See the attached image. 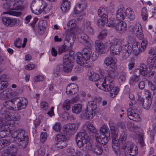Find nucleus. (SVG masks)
<instances>
[{"instance_id": "nucleus-30", "label": "nucleus", "mask_w": 156, "mask_h": 156, "mask_svg": "<svg viewBox=\"0 0 156 156\" xmlns=\"http://www.w3.org/2000/svg\"><path fill=\"white\" fill-rule=\"evenodd\" d=\"M117 137H115L114 138L112 137V147L113 150L116 151L119 148L120 144L119 140H116Z\"/></svg>"}, {"instance_id": "nucleus-50", "label": "nucleus", "mask_w": 156, "mask_h": 156, "mask_svg": "<svg viewBox=\"0 0 156 156\" xmlns=\"http://www.w3.org/2000/svg\"><path fill=\"white\" fill-rule=\"evenodd\" d=\"M67 46L64 44L62 45L59 47L58 48V54L59 55H61L62 53H63L66 51V48Z\"/></svg>"}, {"instance_id": "nucleus-33", "label": "nucleus", "mask_w": 156, "mask_h": 156, "mask_svg": "<svg viewBox=\"0 0 156 156\" xmlns=\"http://www.w3.org/2000/svg\"><path fill=\"white\" fill-rule=\"evenodd\" d=\"M70 101L69 99H66L64 101L62 105V109L65 112L70 109Z\"/></svg>"}, {"instance_id": "nucleus-18", "label": "nucleus", "mask_w": 156, "mask_h": 156, "mask_svg": "<svg viewBox=\"0 0 156 156\" xmlns=\"http://www.w3.org/2000/svg\"><path fill=\"white\" fill-rule=\"evenodd\" d=\"M104 137L101 139L99 136V134H96L95 135V139L98 144H100V145H105L108 141V136L107 135L104 136Z\"/></svg>"}, {"instance_id": "nucleus-56", "label": "nucleus", "mask_w": 156, "mask_h": 156, "mask_svg": "<svg viewBox=\"0 0 156 156\" xmlns=\"http://www.w3.org/2000/svg\"><path fill=\"white\" fill-rule=\"evenodd\" d=\"M154 58L153 57H149L147 59V62L148 65H149L150 66H153L154 64Z\"/></svg>"}, {"instance_id": "nucleus-59", "label": "nucleus", "mask_w": 156, "mask_h": 156, "mask_svg": "<svg viewBox=\"0 0 156 156\" xmlns=\"http://www.w3.org/2000/svg\"><path fill=\"white\" fill-rule=\"evenodd\" d=\"M123 46L124 47V49L123 50V51H124L126 52L131 53L132 51V48L131 46L127 44L125 45H123Z\"/></svg>"}, {"instance_id": "nucleus-20", "label": "nucleus", "mask_w": 156, "mask_h": 156, "mask_svg": "<svg viewBox=\"0 0 156 156\" xmlns=\"http://www.w3.org/2000/svg\"><path fill=\"white\" fill-rule=\"evenodd\" d=\"M103 148L101 145L98 143L93 146V151L96 155H100L103 153Z\"/></svg>"}, {"instance_id": "nucleus-40", "label": "nucleus", "mask_w": 156, "mask_h": 156, "mask_svg": "<svg viewBox=\"0 0 156 156\" xmlns=\"http://www.w3.org/2000/svg\"><path fill=\"white\" fill-rule=\"evenodd\" d=\"M115 58L112 57H107L104 60V63L107 66L112 64L115 61Z\"/></svg>"}, {"instance_id": "nucleus-2", "label": "nucleus", "mask_w": 156, "mask_h": 156, "mask_svg": "<svg viewBox=\"0 0 156 156\" xmlns=\"http://www.w3.org/2000/svg\"><path fill=\"white\" fill-rule=\"evenodd\" d=\"M92 48L88 46H86L82 51V54L78 52L76 54V62L80 66L85 67H90L92 66L89 65L87 61L90 58V56L92 54Z\"/></svg>"}, {"instance_id": "nucleus-14", "label": "nucleus", "mask_w": 156, "mask_h": 156, "mask_svg": "<svg viewBox=\"0 0 156 156\" xmlns=\"http://www.w3.org/2000/svg\"><path fill=\"white\" fill-rule=\"evenodd\" d=\"M79 90L77 84L74 83L69 84L66 88V93L67 94L73 95L77 93Z\"/></svg>"}, {"instance_id": "nucleus-63", "label": "nucleus", "mask_w": 156, "mask_h": 156, "mask_svg": "<svg viewBox=\"0 0 156 156\" xmlns=\"http://www.w3.org/2000/svg\"><path fill=\"white\" fill-rule=\"evenodd\" d=\"M148 85L152 91H154L156 90V86L151 81H148Z\"/></svg>"}, {"instance_id": "nucleus-22", "label": "nucleus", "mask_w": 156, "mask_h": 156, "mask_svg": "<svg viewBox=\"0 0 156 156\" xmlns=\"http://www.w3.org/2000/svg\"><path fill=\"white\" fill-rule=\"evenodd\" d=\"M95 47L97 50L101 54L105 53V46L102 42L99 40L96 41L95 42Z\"/></svg>"}, {"instance_id": "nucleus-21", "label": "nucleus", "mask_w": 156, "mask_h": 156, "mask_svg": "<svg viewBox=\"0 0 156 156\" xmlns=\"http://www.w3.org/2000/svg\"><path fill=\"white\" fill-rule=\"evenodd\" d=\"M80 125L79 123L70 124L64 127V128L66 132H69V130H77Z\"/></svg>"}, {"instance_id": "nucleus-23", "label": "nucleus", "mask_w": 156, "mask_h": 156, "mask_svg": "<svg viewBox=\"0 0 156 156\" xmlns=\"http://www.w3.org/2000/svg\"><path fill=\"white\" fill-rule=\"evenodd\" d=\"M125 13V10L123 7L119 8L116 14V17L117 19L119 20H123L125 17V15H124Z\"/></svg>"}, {"instance_id": "nucleus-27", "label": "nucleus", "mask_w": 156, "mask_h": 156, "mask_svg": "<svg viewBox=\"0 0 156 156\" xmlns=\"http://www.w3.org/2000/svg\"><path fill=\"white\" fill-rule=\"evenodd\" d=\"M110 129L112 135V137L114 138L118 136V127L116 125H112L110 126Z\"/></svg>"}, {"instance_id": "nucleus-7", "label": "nucleus", "mask_w": 156, "mask_h": 156, "mask_svg": "<svg viewBox=\"0 0 156 156\" xmlns=\"http://www.w3.org/2000/svg\"><path fill=\"white\" fill-rule=\"evenodd\" d=\"M75 55L74 51H69V54L64 56L63 60L64 72H69L71 70L73 66V60Z\"/></svg>"}, {"instance_id": "nucleus-35", "label": "nucleus", "mask_w": 156, "mask_h": 156, "mask_svg": "<svg viewBox=\"0 0 156 156\" xmlns=\"http://www.w3.org/2000/svg\"><path fill=\"white\" fill-rule=\"evenodd\" d=\"M89 37L86 34L82 33L80 34V41L83 44H87L89 41Z\"/></svg>"}, {"instance_id": "nucleus-54", "label": "nucleus", "mask_w": 156, "mask_h": 156, "mask_svg": "<svg viewBox=\"0 0 156 156\" xmlns=\"http://www.w3.org/2000/svg\"><path fill=\"white\" fill-rule=\"evenodd\" d=\"M38 18L37 17L34 18L33 20L30 24L31 27L34 29V30L36 29L37 26H36V24L38 21Z\"/></svg>"}, {"instance_id": "nucleus-19", "label": "nucleus", "mask_w": 156, "mask_h": 156, "mask_svg": "<svg viewBox=\"0 0 156 156\" xmlns=\"http://www.w3.org/2000/svg\"><path fill=\"white\" fill-rule=\"evenodd\" d=\"M95 112V111L89 110L87 109L82 112V115L87 119H92L94 116Z\"/></svg>"}, {"instance_id": "nucleus-24", "label": "nucleus", "mask_w": 156, "mask_h": 156, "mask_svg": "<svg viewBox=\"0 0 156 156\" xmlns=\"http://www.w3.org/2000/svg\"><path fill=\"white\" fill-rule=\"evenodd\" d=\"M97 98H95L92 101H90L88 103V105L87 109L91 111H95L96 109L97 108L96 102Z\"/></svg>"}, {"instance_id": "nucleus-11", "label": "nucleus", "mask_w": 156, "mask_h": 156, "mask_svg": "<svg viewBox=\"0 0 156 156\" xmlns=\"http://www.w3.org/2000/svg\"><path fill=\"white\" fill-rule=\"evenodd\" d=\"M147 41L145 39H143L140 45L138 42H135L133 44L132 49L136 55L143 52L147 45Z\"/></svg>"}, {"instance_id": "nucleus-6", "label": "nucleus", "mask_w": 156, "mask_h": 156, "mask_svg": "<svg viewBox=\"0 0 156 156\" xmlns=\"http://www.w3.org/2000/svg\"><path fill=\"white\" fill-rule=\"evenodd\" d=\"M110 52L112 55H119L122 50L123 41L122 40L116 39L110 43Z\"/></svg>"}, {"instance_id": "nucleus-1", "label": "nucleus", "mask_w": 156, "mask_h": 156, "mask_svg": "<svg viewBox=\"0 0 156 156\" xmlns=\"http://www.w3.org/2000/svg\"><path fill=\"white\" fill-rule=\"evenodd\" d=\"M107 72L108 76L106 77L99 78V75L93 71L89 70L87 73L89 80L96 82L95 84L98 88L105 91L111 92L112 97H115L119 91L117 87H114V81L113 78L110 75L109 72Z\"/></svg>"}, {"instance_id": "nucleus-25", "label": "nucleus", "mask_w": 156, "mask_h": 156, "mask_svg": "<svg viewBox=\"0 0 156 156\" xmlns=\"http://www.w3.org/2000/svg\"><path fill=\"white\" fill-rule=\"evenodd\" d=\"M70 2L69 0H63V2L61 5V9L64 12H67L70 9Z\"/></svg>"}, {"instance_id": "nucleus-17", "label": "nucleus", "mask_w": 156, "mask_h": 156, "mask_svg": "<svg viewBox=\"0 0 156 156\" xmlns=\"http://www.w3.org/2000/svg\"><path fill=\"white\" fill-rule=\"evenodd\" d=\"M115 28L117 31L123 32L126 30L127 25L124 22L120 21L116 24Z\"/></svg>"}, {"instance_id": "nucleus-42", "label": "nucleus", "mask_w": 156, "mask_h": 156, "mask_svg": "<svg viewBox=\"0 0 156 156\" xmlns=\"http://www.w3.org/2000/svg\"><path fill=\"white\" fill-rule=\"evenodd\" d=\"M75 34L73 32V30H70L68 31L65 38V41L69 42L71 37L73 38L75 36Z\"/></svg>"}, {"instance_id": "nucleus-10", "label": "nucleus", "mask_w": 156, "mask_h": 156, "mask_svg": "<svg viewBox=\"0 0 156 156\" xmlns=\"http://www.w3.org/2000/svg\"><path fill=\"white\" fill-rule=\"evenodd\" d=\"M129 29L133 35L136 36L140 40L143 39L144 35L142 27L140 23H136L134 26H130Z\"/></svg>"}, {"instance_id": "nucleus-4", "label": "nucleus", "mask_w": 156, "mask_h": 156, "mask_svg": "<svg viewBox=\"0 0 156 156\" xmlns=\"http://www.w3.org/2000/svg\"><path fill=\"white\" fill-rule=\"evenodd\" d=\"M12 137L19 142V145L22 147H26L27 143L28 141V137L25 135V132L23 130H15L12 133Z\"/></svg>"}, {"instance_id": "nucleus-64", "label": "nucleus", "mask_w": 156, "mask_h": 156, "mask_svg": "<svg viewBox=\"0 0 156 156\" xmlns=\"http://www.w3.org/2000/svg\"><path fill=\"white\" fill-rule=\"evenodd\" d=\"M45 153V150L42 147L40 148L37 151L38 156H44Z\"/></svg>"}, {"instance_id": "nucleus-37", "label": "nucleus", "mask_w": 156, "mask_h": 156, "mask_svg": "<svg viewBox=\"0 0 156 156\" xmlns=\"http://www.w3.org/2000/svg\"><path fill=\"white\" fill-rule=\"evenodd\" d=\"M87 127L88 129L90 131V132L94 133L95 137L96 134H98L97 133V130L94 126H93V124L92 123H90L88 124Z\"/></svg>"}, {"instance_id": "nucleus-34", "label": "nucleus", "mask_w": 156, "mask_h": 156, "mask_svg": "<svg viewBox=\"0 0 156 156\" xmlns=\"http://www.w3.org/2000/svg\"><path fill=\"white\" fill-rule=\"evenodd\" d=\"M141 72V74L145 76L146 75L147 73V66L144 64L141 63L139 68Z\"/></svg>"}, {"instance_id": "nucleus-9", "label": "nucleus", "mask_w": 156, "mask_h": 156, "mask_svg": "<svg viewBox=\"0 0 156 156\" xmlns=\"http://www.w3.org/2000/svg\"><path fill=\"white\" fill-rule=\"evenodd\" d=\"M133 104L131 108H128L127 110V113L128 117L131 120L135 121H138L140 120V117L137 113V105L136 104Z\"/></svg>"}, {"instance_id": "nucleus-43", "label": "nucleus", "mask_w": 156, "mask_h": 156, "mask_svg": "<svg viewBox=\"0 0 156 156\" xmlns=\"http://www.w3.org/2000/svg\"><path fill=\"white\" fill-rule=\"evenodd\" d=\"M10 143V140H9L3 139L0 140V149L5 146L9 144Z\"/></svg>"}, {"instance_id": "nucleus-45", "label": "nucleus", "mask_w": 156, "mask_h": 156, "mask_svg": "<svg viewBox=\"0 0 156 156\" xmlns=\"http://www.w3.org/2000/svg\"><path fill=\"white\" fill-rule=\"evenodd\" d=\"M115 23V20L113 18H111L108 20L106 25L109 27H114Z\"/></svg>"}, {"instance_id": "nucleus-55", "label": "nucleus", "mask_w": 156, "mask_h": 156, "mask_svg": "<svg viewBox=\"0 0 156 156\" xmlns=\"http://www.w3.org/2000/svg\"><path fill=\"white\" fill-rule=\"evenodd\" d=\"M53 128L54 130L57 132L59 131L61 128V124L59 122H57Z\"/></svg>"}, {"instance_id": "nucleus-47", "label": "nucleus", "mask_w": 156, "mask_h": 156, "mask_svg": "<svg viewBox=\"0 0 156 156\" xmlns=\"http://www.w3.org/2000/svg\"><path fill=\"white\" fill-rule=\"evenodd\" d=\"M67 26L71 29L76 27V20L75 19L70 20L67 24Z\"/></svg>"}, {"instance_id": "nucleus-15", "label": "nucleus", "mask_w": 156, "mask_h": 156, "mask_svg": "<svg viewBox=\"0 0 156 156\" xmlns=\"http://www.w3.org/2000/svg\"><path fill=\"white\" fill-rule=\"evenodd\" d=\"M11 112L5 108L2 107L0 110V114L2 117L5 119L7 120H12V118L11 117Z\"/></svg>"}, {"instance_id": "nucleus-5", "label": "nucleus", "mask_w": 156, "mask_h": 156, "mask_svg": "<svg viewBox=\"0 0 156 156\" xmlns=\"http://www.w3.org/2000/svg\"><path fill=\"white\" fill-rule=\"evenodd\" d=\"M31 9L32 12L36 14H40L42 12L47 13L50 10L47 7V4L46 3L40 1L38 3H32L31 6Z\"/></svg>"}, {"instance_id": "nucleus-60", "label": "nucleus", "mask_w": 156, "mask_h": 156, "mask_svg": "<svg viewBox=\"0 0 156 156\" xmlns=\"http://www.w3.org/2000/svg\"><path fill=\"white\" fill-rule=\"evenodd\" d=\"M126 74L125 73H122L120 75L119 77V80L121 82H124L126 79Z\"/></svg>"}, {"instance_id": "nucleus-38", "label": "nucleus", "mask_w": 156, "mask_h": 156, "mask_svg": "<svg viewBox=\"0 0 156 156\" xmlns=\"http://www.w3.org/2000/svg\"><path fill=\"white\" fill-rule=\"evenodd\" d=\"M86 3L85 2L84 3H80L76 5L75 9L79 12H82L83 9L86 7Z\"/></svg>"}, {"instance_id": "nucleus-26", "label": "nucleus", "mask_w": 156, "mask_h": 156, "mask_svg": "<svg viewBox=\"0 0 156 156\" xmlns=\"http://www.w3.org/2000/svg\"><path fill=\"white\" fill-rule=\"evenodd\" d=\"M125 14L128 18L130 20L133 21L135 18L134 12L131 8H127L125 11Z\"/></svg>"}, {"instance_id": "nucleus-3", "label": "nucleus", "mask_w": 156, "mask_h": 156, "mask_svg": "<svg viewBox=\"0 0 156 156\" xmlns=\"http://www.w3.org/2000/svg\"><path fill=\"white\" fill-rule=\"evenodd\" d=\"M76 144L79 148L84 147L83 151H93V146L90 142V138L85 133L80 132L78 133L76 136Z\"/></svg>"}, {"instance_id": "nucleus-51", "label": "nucleus", "mask_w": 156, "mask_h": 156, "mask_svg": "<svg viewBox=\"0 0 156 156\" xmlns=\"http://www.w3.org/2000/svg\"><path fill=\"white\" fill-rule=\"evenodd\" d=\"M107 34L108 31L107 30H103L98 36L99 39H102L104 38L107 35Z\"/></svg>"}, {"instance_id": "nucleus-58", "label": "nucleus", "mask_w": 156, "mask_h": 156, "mask_svg": "<svg viewBox=\"0 0 156 156\" xmlns=\"http://www.w3.org/2000/svg\"><path fill=\"white\" fill-rule=\"evenodd\" d=\"M47 137V134L46 132H42L41 133L40 136L41 141L42 142H44L45 141Z\"/></svg>"}, {"instance_id": "nucleus-49", "label": "nucleus", "mask_w": 156, "mask_h": 156, "mask_svg": "<svg viewBox=\"0 0 156 156\" xmlns=\"http://www.w3.org/2000/svg\"><path fill=\"white\" fill-rule=\"evenodd\" d=\"M41 108L43 111H47L49 106L48 103L45 101H43L41 103Z\"/></svg>"}, {"instance_id": "nucleus-52", "label": "nucleus", "mask_w": 156, "mask_h": 156, "mask_svg": "<svg viewBox=\"0 0 156 156\" xmlns=\"http://www.w3.org/2000/svg\"><path fill=\"white\" fill-rule=\"evenodd\" d=\"M103 12L101 11V9L100 7L98 11V15L100 17H101V18H103L105 20L107 18L108 16H107V15L105 14V13H102Z\"/></svg>"}, {"instance_id": "nucleus-28", "label": "nucleus", "mask_w": 156, "mask_h": 156, "mask_svg": "<svg viewBox=\"0 0 156 156\" xmlns=\"http://www.w3.org/2000/svg\"><path fill=\"white\" fill-rule=\"evenodd\" d=\"M100 133L103 136H110V131L108 126L106 125L103 126L100 129Z\"/></svg>"}, {"instance_id": "nucleus-48", "label": "nucleus", "mask_w": 156, "mask_h": 156, "mask_svg": "<svg viewBox=\"0 0 156 156\" xmlns=\"http://www.w3.org/2000/svg\"><path fill=\"white\" fill-rule=\"evenodd\" d=\"M55 139L58 142L66 140L65 136L62 134H59L57 135L55 138Z\"/></svg>"}, {"instance_id": "nucleus-57", "label": "nucleus", "mask_w": 156, "mask_h": 156, "mask_svg": "<svg viewBox=\"0 0 156 156\" xmlns=\"http://www.w3.org/2000/svg\"><path fill=\"white\" fill-rule=\"evenodd\" d=\"M154 58L153 57H149L147 59V62L148 65H149L150 66H153L154 64Z\"/></svg>"}, {"instance_id": "nucleus-36", "label": "nucleus", "mask_w": 156, "mask_h": 156, "mask_svg": "<svg viewBox=\"0 0 156 156\" xmlns=\"http://www.w3.org/2000/svg\"><path fill=\"white\" fill-rule=\"evenodd\" d=\"M45 27L42 25V22H40L38 24V32L40 35H42L45 31Z\"/></svg>"}, {"instance_id": "nucleus-62", "label": "nucleus", "mask_w": 156, "mask_h": 156, "mask_svg": "<svg viewBox=\"0 0 156 156\" xmlns=\"http://www.w3.org/2000/svg\"><path fill=\"white\" fill-rule=\"evenodd\" d=\"M139 137L138 138V140L139 142H140V144H141L142 146H143L144 144V135L142 134H139L138 135Z\"/></svg>"}, {"instance_id": "nucleus-13", "label": "nucleus", "mask_w": 156, "mask_h": 156, "mask_svg": "<svg viewBox=\"0 0 156 156\" xmlns=\"http://www.w3.org/2000/svg\"><path fill=\"white\" fill-rule=\"evenodd\" d=\"M2 21L5 25L10 27H13L15 25H18L20 22L19 20L16 18L12 19L7 17H2Z\"/></svg>"}, {"instance_id": "nucleus-44", "label": "nucleus", "mask_w": 156, "mask_h": 156, "mask_svg": "<svg viewBox=\"0 0 156 156\" xmlns=\"http://www.w3.org/2000/svg\"><path fill=\"white\" fill-rule=\"evenodd\" d=\"M127 136V133L125 131H122L120 134L119 140L122 142L125 141L126 140Z\"/></svg>"}, {"instance_id": "nucleus-29", "label": "nucleus", "mask_w": 156, "mask_h": 156, "mask_svg": "<svg viewBox=\"0 0 156 156\" xmlns=\"http://www.w3.org/2000/svg\"><path fill=\"white\" fill-rule=\"evenodd\" d=\"M127 126L128 129L130 131H133L136 133H137V130L140 129L137 125H134L130 122H128L127 123Z\"/></svg>"}, {"instance_id": "nucleus-8", "label": "nucleus", "mask_w": 156, "mask_h": 156, "mask_svg": "<svg viewBox=\"0 0 156 156\" xmlns=\"http://www.w3.org/2000/svg\"><path fill=\"white\" fill-rule=\"evenodd\" d=\"M124 150L125 154L127 153L126 156H136L138 153V148L132 142H128L122 147Z\"/></svg>"}, {"instance_id": "nucleus-46", "label": "nucleus", "mask_w": 156, "mask_h": 156, "mask_svg": "<svg viewBox=\"0 0 156 156\" xmlns=\"http://www.w3.org/2000/svg\"><path fill=\"white\" fill-rule=\"evenodd\" d=\"M64 38V35L63 34H58L55 37L54 40L55 42H61Z\"/></svg>"}, {"instance_id": "nucleus-16", "label": "nucleus", "mask_w": 156, "mask_h": 156, "mask_svg": "<svg viewBox=\"0 0 156 156\" xmlns=\"http://www.w3.org/2000/svg\"><path fill=\"white\" fill-rule=\"evenodd\" d=\"M141 101L142 105L144 109L147 110L150 108L152 104V98L148 97L143 98L141 99Z\"/></svg>"}, {"instance_id": "nucleus-12", "label": "nucleus", "mask_w": 156, "mask_h": 156, "mask_svg": "<svg viewBox=\"0 0 156 156\" xmlns=\"http://www.w3.org/2000/svg\"><path fill=\"white\" fill-rule=\"evenodd\" d=\"M13 104H15V102H17V108L18 110H20L26 108L28 104L27 99L24 98L15 97L11 100Z\"/></svg>"}, {"instance_id": "nucleus-32", "label": "nucleus", "mask_w": 156, "mask_h": 156, "mask_svg": "<svg viewBox=\"0 0 156 156\" xmlns=\"http://www.w3.org/2000/svg\"><path fill=\"white\" fill-rule=\"evenodd\" d=\"M6 149L7 152H9L11 154L14 155V156H16L18 151V149L16 147L12 145L8 147Z\"/></svg>"}, {"instance_id": "nucleus-61", "label": "nucleus", "mask_w": 156, "mask_h": 156, "mask_svg": "<svg viewBox=\"0 0 156 156\" xmlns=\"http://www.w3.org/2000/svg\"><path fill=\"white\" fill-rule=\"evenodd\" d=\"M44 79L43 76L41 75L37 76L35 77L34 78V81L37 82L39 81H42Z\"/></svg>"}, {"instance_id": "nucleus-39", "label": "nucleus", "mask_w": 156, "mask_h": 156, "mask_svg": "<svg viewBox=\"0 0 156 156\" xmlns=\"http://www.w3.org/2000/svg\"><path fill=\"white\" fill-rule=\"evenodd\" d=\"M140 80L139 77L132 75L130 78L129 83L130 85H134Z\"/></svg>"}, {"instance_id": "nucleus-53", "label": "nucleus", "mask_w": 156, "mask_h": 156, "mask_svg": "<svg viewBox=\"0 0 156 156\" xmlns=\"http://www.w3.org/2000/svg\"><path fill=\"white\" fill-rule=\"evenodd\" d=\"M108 69L110 71L114 72L117 69L116 64L115 62L109 65Z\"/></svg>"}, {"instance_id": "nucleus-31", "label": "nucleus", "mask_w": 156, "mask_h": 156, "mask_svg": "<svg viewBox=\"0 0 156 156\" xmlns=\"http://www.w3.org/2000/svg\"><path fill=\"white\" fill-rule=\"evenodd\" d=\"M82 108V105L81 104H75L72 108V111L73 113L79 114L81 112Z\"/></svg>"}, {"instance_id": "nucleus-41", "label": "nucleus", "mask_w": 156, "mask_h": 156, "mask_svg": "<svg viewBox=\"0 0 156 156\" xmlns=\"http://www.w3.org/2000/svg\"><path fill=\"white\" fill-rule=\"evenodd\" d=\"M67 145V141L66 140L57 143L56 147L59 149H62L66 147Z\"/></svg>"}]
</instances>
